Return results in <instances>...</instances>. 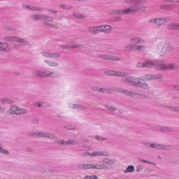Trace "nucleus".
<instances>
[{
    "mask_svg": "<svg viewBox=\"0 0 179 179\" xmlns=\"http://www.w3.org/2000/svg\"><path fill=\"white\" fill-rule=\"evenodd\" d=\"M124 3L134 6L124 10H112L110 15H134L146 10V6H142L146 3V1L143 0H124Z\"/></svg>",
    "mask_w": 179,
    "mask_h": 179,
    "instance_id": "nucleus-1",
    "label": "nucleus"
},
{
    "mask_svg": "<svg viewBox=\"0 0 179 179\" xmlns=\"http://www.w3.org/2000/svg\"><path fill=\"white\" fill-rule=\"evenodd\" d=\"M157 68L160 71H164V69H178L179 66L176 64H164V62L162 61H145L144 62H140L137 64V68Z\"/></svg>",
    "mask_w": 179,
    "mask_h": 179,
    "instance_id": "nucleus-2",
    "label": "nucleus"
},
{
    "mask_svg": "<svg viewBox=\"0 0 179 179\" xmlns=\"http://www.w3.org/2000/svg\"><path fill=\"white\" fill-rule=\"evenodd\" d=\"M122 82L128 83V85H131V86H135L136 87L145 89L146 90H148L149 89V85L142 83V79L139 78H134V77H129L128 76V74H127L126 76H123Z\"/></svg>",
    "mask_w": 179,
    "mask_h": 179,
    "instance_id": "nucleus-3",
    "label": "nucleus"
},
{
    "mask_svg": "<svg viewBox=\"0 0 179 179\" xmlns=\"http://www.w3.org/2000/svg\"><path fill=\"white\" fill-rule=\"evenodd\" d=\"M115 90V92H117V93H123V94H125L126 96H129L130 97H133L134 99H138L139 97H141V94L129 91L122 87H118Z\"/></svg>",
    "mask_w": 179,
    "mask_h": 179,
    "instance_id": "nucleus-4",
    "label": "nucleus"
},
{
    "mask_svg": "<svg viewBox=\"0 0 179 179\" xmlns=\"http://www.w3.org/2000/svg\"><path fill=\"white\" fill-rule=\"evenodd\" d=\"M78 169L80 170H87L89 169H95L96 170H100L101 169H106L103 165L96 164H83L78 166Z\"/></svg>",
    "mask_w": 179,
    "mask_h": 179,
    "instance_id": "nucleus-5",
    "label": "nucleus"
},
{
    "mask_svg": "<svg viewBox=\"0 0 179 179\" xmlns=\"http://www.w3.org/2000/svg\"><path fill=\"white\" fill-rule=\"evenodd\" d=\"M3 41H11L13 43L17 42L19 44H20V45H27L29 44V42L17 36H4Z\"/></svg>",
    "mask_w": 179,
    "mask_h": 179,
    "instance_id": "nucleus-6",
    "label": "nucleus"
},
{
    "mask_svg": "<svg viewBox=\"0 0 179 179\" xmlns=\"http://www.w3.org/2000/svg\"><path fill=\"white\" fill-rule=\"evenodd\" d=\"M146 47L143 45H132L130 43L124 47L125 51H145Z\"/></svg>",
    "mask_w": 179,
    "mask_h": 179,
    "instance_id": "nucleus-7",
    "label": "nucleus"
},
{
    "mask_svg": "<svg viewBox=\"0 0 179 179\" xmlns=\"http://www.w3.org/2000/svg\"><path fill=\"white\" fill-rule=\"evenodd\" d=\"M145 146L148 148H152V149H157V150H170V145H164L162 144H156V143H144Z\"/></svg>",
    "mask_w": 179,
    "mask_h": 179,
    "instance_id": "nucleus-8",
    "label": "nucleus"
},
{
    "mask_svg": "<svg viewBox=\"0 0 179 179\" xmlns=\"http://www.w3.org/2000/svg\"><path fill=\"white\" fill-rule=\"evenodd\" d=\"M36 78H55V73L52 71H36Z\"/></svg>",
    "mask_w": 179,
    "mask_h": 179,
    "instance_id": "nucleus-9",
    "label": "nucleus"
},
{
    "mask_svg": "<svg viewBox=\"0 0 179 179\" xmlns=\"http://www.w3.org/2000/svg\"><path fill=\"white\" fill-rule=\"evenodd\" d=\"M43 21L45 22V26H48L49 27H52V29H58V27L56 24L51 23V22L54 21V18L48 15H43Z\"/></svg>",
    "mask_w": 179,
    "mask_h": 179,
    "instance_id": "nucleus-10",
    "label": "nucleus"
},
{
    "mask_svg": "<svg viewBox=\"0 0 179 179\" xmlns=\"http://www.w3.org/2000/svg\"><path fill=\"white\" fill-rule=\"evenodd\" d=\"M32 136H37L38 138H48L49 139H54L55 136L50 133L44 132H34L31 134Z\"/></svg>",
    "mask_w": 179,
    "mask_h": 179,
    "instance_id": "nucleus-11",
    "label": "nucleus"
},
{
    "mask_svg": "<svg viewBox=\"0 0 179 179\" xmlns=\"http://www.w3.org/2000/svg\"><path fill=\"white\" fill-rule=\"evenodd\" d=\"M98 57L101 58V59H105L106 61H121V59L120 57L110 55L99 54L98 55Z\"/></svg>",
    "mask_w": 179,
    "mask_h": 179,
    "instance_id": "nucleus-12",
    "label": "nucleus"
},
{
    "mask_svg": "<svg viewBox=\"0 0 179 179\" xmlns=\"http://www.w3.org/2000/svg\"><path fill=\"white\" fill-rule=\"evenodd\" d=\"M27 113V110L25 109H20L17 108V106H12L10 108V114L14 115V114H16V115H22V114H26Z\"/></svg>",
    "mask_w": 179,
    "mask_h": 179,
    "instance_id": "nucleus-13",
    "label": "nucleus"
},
{
    "mask_svg": "<svg viewBox=\"0 0 179 179\" xmlns=\"http://www.w3.org/2000/svg\"><path fill=\"white\" fill-rule=\"evenodd\" d=\"M83 156H90V157H96L97 156H106V152L104 151H96L92 152H84L83 153Z\"/></svg>",
    "mask_w": 179,
    "mask_h": 179,
    "instance_id": "nucleus-14",
    "label": "nucleus"
},
{
    "mask_svg": "<svg viewBox=\"0 0 179 179\" xmlns=\"http://www.w3.org/2000/svg\"><path fill=\"white\" fill-rule=\"evenodd\" d=\"M106 73L109 76H120V77L127 76V73L125 72L115 71L113 70L106 71Z\"/></svg>",
    "mask_w": 179,
    "mask_h": 179,
    "instance_id": "nucleus-15",
    "label": "nucleus"
},
{
    "mask_svg": "<svg viewBox=\"0 0 179 179\" xmlns=\"http://www.w3.org/2000/svg\"><path fill=\"white\" fill-rule=\"evenodd\" d=\"M101 31L106 34H108V33L113 31V27L110 25H99V33H101Z\"/></svg>",
    "mask_w": 179,
    "mask_h": 179,
    "instance_id": "nucleus-16",
    "label": "nucleus"
},
{
    "mask_svg": "<svg viewBox=\"0 0 179 179\" xmlns=\"http://www.w3.org/2000/svg\"><path fill=\"white\" fill-rule=\"evenodd\" d=\"M129 43L132 44V45H136V44H143V43H145V40L141 38H132L129 39Z\"/></svg>",
    "mask_w": 179,
    "mask_h": 179,
    "instance_id": "nucleus-17",
    "label": "nucleus"
},
{
    "mask_svg": "<svg viewBox=\"0 0 179 179\" xmlns=\"http://www.w3.org/2000/svg\"><path fill=\"white\" fill-rule=\"evenodd\" d=\"M171 50H173V48H171L170 45L169 44L164 45L160 52V56L164 57V55H166V54L169 52V51H171Z\"/></svg>",
    "mask_w": 179,
    "mask_h": 179,
    "instance_id": "nucleus-18",
    "label": "nucleus"
},
{
    "mask_svg": "<svg viewBox=\"0 0 179 179\" xmlns=\"http://www.w3.org/2000/svg\"><path fill=\"white\" fill-rule=\"evenodd\" d=\"M57 143L59 145H76L78 143V141L75 140H69V141H64V140H59L57 141Z\"/></svg>",
    "mask_w": 179,
    "mask_h": 179,
    "instance_id": "nucleus-19",
    "label": "nucleus"
},
{
    "mask_svg": "<svg viewBox=\"0 0 179 179\" xmlns=\"http://www.w3.org/2000/svg\"><path fill=\"white\" fill-rule=\"evenodd\" d=\"M42 55L47 58H58V57H59V53H52L50 52H43Z\"/></svg>",
    "mask_w": 179,
    "mask_h": 179,
    "instance_id": "nucleus-20",
    "label": "nucleus"
},
{
    "mask_svg": "<svg viewBox=\"0 0 179 179\" xmlns=\"http://www.w3.org/2000/svg\"><path fill=\"white\" fill-rule=\"evenodd\" d=\"M88 31L92 33V34H99V33H100V26L90 27Z\"/></svg>",
    "mask_w": 179,
    "mask_h": 179,
    "instance_id": "nucleus-21",
    "label": "nucleus"
},
{
    "mask_svg": "<svg viewBox=\"0 0 179 179\" xmlns=\"http://www.w3.org/2000/svg\"><path fill=\"white\" fill-rule=\"evenodd\" d=\"M171 19L169 17L165 18H157V24L158 26H162L164 24V23H167V22H170Z\"/></svg>",
    "mask_w": 179,
    "mask_h": 179,
    "instance_id": "nucleus-22",
    "label": "nucleus"
},
{
    "mask_svg": "<svg viewBox=\"0 0 179 179\" xmlns=\"http://www.w3.org/2000/svg\"><path fill=\"white\" fill-rule=\"evenodd\" d=\"M0 51H10V46L6 43L0 42Z\"/></svg>",
    "mask_w": 179,
    "mask_h": 179,
    "instance_id": "nucleus-23",
    "label": "nucleus"
},
{
    "mask_svg": "<svg viewBox=\"0 0 179 179\" xmlns=\"http://www.w3.org/2000/svg\"><path fill=\"white\" fill-rule=\"evenodd\" d=\"M113 161L109 159H105L103 161V165H101L103 166V167H105V169H101V170H106L107 169V168L108 167V166H111V164H113Z\"/></svg>",
    "mask_w": 179,
    "mask_h": 179,
    "instance_id": "nucleus-24",
    "label": "nucleus"
},
{
    "mask_svg": "<svg viewBox=\"0 0 179 179\" xmlns=\"http://www.w3.org/2000/svg\"><path fill=\"white\" fill-rule=\"evenodd\" d=\"M62 48H64L66 50H71L72 48H82V45H80V44H77V45H62Z\"/></svg>",
    "mask_w": 179,
    "mask_h": 179,
    "instance_id": "nucleus-25",
    "label": "nucleus"
},
{
    "mask_svg": "<svg viewBox=\"0 0 179 179\" xmlns=\"http://www.w3.org/2000/svg\"><path fill=\"white\" fill-rule=\"evenodd\" d=\"M43 18H44V15H37V14H33L31 16V19H32L34 21L43 20Z\"/></svg>",
    "mask_w": 179,
    "mask_h": 179,
    "instance_id": "nucleus-26",
    "label": "nucleus"
},
{
    "mask_svg": "<svg viewBox=\"0 0 179 179\" xmlns=\"http://www.w3.org/2000/svg\"><path fill=\"white\" fill-rule=\"evenodd\" d=\"M168 29L169 30H179V24H169Z\"/></svg>",
    "mask_w": 179,
    "mask_h": 179,
    "instance_id": "nucleus-27",
    "label": "nucleus"
},
{
    "mask_svg": "<svg viewBox=\"0 0 179 179\" xmlns=\"http://www.w3.org/2000/svg\"><path fill=\"white\" fill-rule=\"evenodd\" d=\"M73 15L74 16V17H76V19H80V20L86 19L87 17V15L80 14V13H74L73 14Z\"/></svg>",
    "mask_w": 179,
    "mask_h": 179,
    "instance_id": "nucleus-28",
    "label": "nucleus"
},
{
    "mask_svg": "<svg viewBox=\"0 0 179 179\" xmlns=\"http://www.w3.org/2000/svg\"><path fill=\"white\" fill-rule=\"evenodd\" d=\"M27 9H30V10H37L38 12H42L43 9L38 7L27 6Z\"/></svg>",
    "mask_w": 179,
    "mask_h": 179,
    "instance_id": "nucleus-29",
    "label": "nucleus"
},
{
    "mask_svg": "<svg viewBox=\"0 0 179 179\" xmlns=\"http://www.w3.org/2000/svg\"><path fill=\"white\" fill-rule=\"evenodd\" d=\"M45 62L46 64H48V65H49V66H58V62H51V61H48V60H45Z\"/></svg>",
    "mask_w": 179,
    "mask_h": 179,
    "instance_id": "nucleus-30",
    "label": "nucleus"
},
{
    "mask_svg": "<svg viewBox=\"0 0 179 179\" xmlns=\"http://www.w3.org/2000/svg\"><path fill=\"white\" fill-rule=\"evenodd\" d=\"M1 101L3 103V104H13V100L8 99H2Z\"/></svg>",
    "mask_w": 179,
    "mask_h": 179,
    "instance_id": "nucleus-31",
    "label": "nucleus"
},
{
    "mask_svg": "<svg viewBox=\"0 0 179 179\" xmlns=\"http://www.w3.org/2000/svg\"><path fill=\"white\" fill-rule=\"evenodd\" d=\"M134 170L135 167H134V166H129L127 170L124 171V173H134Z\"/></svg>",
    "mask_w": 179,
    "mask_h": 179,
    "instance_id": "nucleus-32",
    "label": "nucleus"
},
{
    "mask_svg": "<svg viewBox=\"0 0 179 179\" xmlns=\"http://www.w3.org/2000/svg\"><path fill=\"white\" fill-rule=\"evenodd\" d=\"M163 78V76L161 74H154L152 75V80H157L159 79H162Z\"/></svg>",
    "mask_w": 179,
    "mask_h": 179,
    "instance_id": "nucleus-33",
    "label": "nucleus"
},
{
    "mask_svg": "<svg viewBox=\"0 0 179 179\" xmlns=\"http://www.w3.org/2000/svg\"><path fill=\"white\" fill-rule=\"evenodd\" d=\"M162 9H167L168 10H170L171 9H174V6L173 4L165 5L162 7Z\"/></svg>",
    "mask_w": 179,
    "mask_h": 179,
    "instance_id": "nucleus-34",
    "label": "nucleus"
},
{
    "mask_svg": "<svg viewBox=\"0 0 179 179\" xmlns=\"http://www.w3.org/2000/svg\"><path fill=\"white\" fill-rule=\"evenodd\" d=\"M59 8H62V9H66L67 10H69V9H72V6H66L64 4H60Z\"/></svg>",
    "mask_w": 179,
    "mask_h": 179,
    "instance_id": "nucleus-35",
    "label": "nucleus"
},
{
    "mask_svg": "<svg viewBox=\"0 0 179 179\" xmlns=\"http://www.w3.org/2000/svg\"><path fill=\"white\" fill-rule=\"evenodd\" d=\"M144 80H153L152 75L148 74L145 76Z\"/></svg>",
    "mask_w": 179,
    "mask_h": 179,
    "instance_id": "nucleus-36",
    "label": "nucleus"
},
{
    "mask_svg": "<svg viewBox=\"0 0 179 179\" xmlns=\"http://www.w3.org/2000/svg\"><path fill=\"white\" fill-rule=\"evenodd\" d=\"M74 108H78L79 110H87V106H82L80 105H76Z\"/></svg>",
    "mask_w": 179,
    "mask_h": 179,
    "instance_id": "nucleus-37",
    "label": "nucleus"
},
{
    "mask_svg": "<svg viewBox=\"0 0 179 179\" xmlns=\"http://www.w3.org/2000/svg\"><path fill=\"white\" fill-rule=\"evenodd\" d=\"M99 92H101V93H110V90L106 88H99Z\"/></svg>",
    "mask_w": 179,
    "mask_h": 179,
    "instance_id": "nucleus-38",
    "label": "nucleus"
},
{
    "mask_svg": "<svg viewBox=\"0 0 179 179\" xmlns=\"http://www.w3.org/2000/svg\"><path fill=\"white\" fill-rule=\"evenodd\" d=\"M149 23H150L151 24H157V18H152V19H150L149 20Z\"/></svg>",
    "mask_w": 179,
    "mask_h": 179,
    "instance_id": "nucleus-39",
    "label": "nucleus"
},
{
    "mask_svg": "<svg viewBox=\"0 0 179 179\" xmlns=\"http://www.w3.org/2000/svg\"><path fill=\"white\" fill-rule=\"evenodd\" d=\"M169 108L170 110H172V111H176V113H179V107L171 106Z\"/></svg>",
    "mask_w": 179,
    "mask_h": 179,
    "instance_id": "nucleus-40",
    "label": "nucleus"
},
{
    "mask_svg": "<svg viewBox=\"0 0 179 179\" xmlns=\"http://www.w3.org/2000/svg\"><path fill=\"white\" fill-rule=\"evenodd\" d=\"M0 153H3V155H9V152L8 150L2 149V148L0 147Z\"/></svg>",
    "mask_w": 179,
    "mask_h": 179,
    "instance_id": "nucleus-41",
    "label": "nucleus"
},
{
    "mask_svg": "<svg viewBox=\"0 0 179 179\" xmlns=\"http://www.w3.org/2000/svg\"><path fill=\"white\" fill-rule=\"evenodd\" d=\"M95 139H97V141H106V138H103V137L100 136H95Z\"/></svg>",
    "mask_w": 179,
    "mask_h": 179,
    "instance_id": "nucleus-42",
    "label": "nucleus"
},
{
    "mask_svg": "<svg viewBox=\"0 0 179 179\" xmlns=\"http://www.w3.org/2000/svg\"><path fill=\"white\" fill-rule=\"evenodd\" d=\"M5 30L7 31H15V28L10 27H6Z\"/></svg>",
    "mask_w": 179,
    "mask_h": 179,
    "instance_id": "nucleus-43",
    "label": "nucleus"
},
{
    "mask_svg": "<svg viewBox=\"0 0 179 179\" xmlns=\"http://www.w3.org/2000/svg\"><path fill=\"white\" fill-rule=\"evenodd\" d=\"M85 179H99L96 176H85Z\"/></svg>",
    "mask_w": 179,
    "mask_h": 179,
    "instance_id": "nucleus-44",
    "label": "nucleus"
},
{
    "mask_svg": "<svg viewBox=\"0 0 179 179\" xmlns=\"http://www.w3.org/2000/svg\"><path fill=\"white\" fill-rule=\"evenodd\" d=\"M107 108L109 110V111H115L116 108L114 106H108Z\"/></svg>",
    "mask_w": 179,
    "mask_h": 179,
    "instance_id": "nucleus-45",
    "label": "nucleus"
},
{
    "mask_svg": "<svg viewBox=\"0 0 179 179\" xmlns=\"http://www.w3.org/2000/svg\"><path fill=\"white\" fill-rule=\"evenodd\" d=\"M173 89L174 90H176V92H179V85H175L173 86Z\"/></svg>",
    "mask_w": 179,
    "mask_h": 179,
    "instance_id": "nucleus-46",
    "label": "nucleus"
},
{
    "mask_svg": "<svg viewBox=\"0 0 179 179\" xmlns=\"http://www.w3.org/2000/svg\"><path fill=\"white\" fill-rule=\"evenodd\" d=\"M99 90H100V88H99V87H92V90H94V92H99Z\"/></svg>",
    "mask_w": 179,
    "mask_h": 179,
    "instance_id": "nucleus-47",
    "label": "nucleus"
},
{
    "mask_svg": "<svg viewBox=\"0 0 179 179\" xmlns=\"http://www.w3.org/2000/svg\"><path fill=\"white\" fill-rule=\"evenodd\" d=\"M140 162H143V163H149L150 164H153V163L149 162L148 161H146L145 159H140Z\"/></svg>",
    "mask_w": 179,
    "mask_h": 179,
    "instance_id": "nucleus-48",
    "label": "nucleus"
},
{
    "mask_svg": "<svg viewBox=\"0 0 179 179\" xmlns=\"http://www.w3.org/2000/svg\"><path fill=\"white\" fill-rule=\"evenodd\" d=\"M13 75H15V76H19V75H20V73L17 71H15L13 72Z\"/></svg>",
    "mask_w": 179,
    "mask_h": 179,
    "instance_id": "nucleus-49",
    "label": "nucleus"
},
{
    "mask_svg": "<svg viewBox=\"0 0 179 179\" xmlns=\"http://www.w3.org/2000/svg\"><path fill=\"white\" fill-rule=\"evenodd\" d=\"M161 131H164V132H166V131H169V128H167V127L162 128Z\"/></svg>",
    "mask_w": 179,
    "mask_h": 179,
    "instance_id": "nucleus-50",
    "label": "nucleus"
},
{
    "mask_svg": "<svg viewBox=\"0 0 179 179\" xmlns=\"http://www.w3.org/2000/svg\"><path fill=\"white\" fill-rule=\"evenodd\" d=\"M141 170H142V166H138L137 167V171H141Z\"/></svg>",
    "mask_w": 179,
    "mask_h": 179,
    "instance_id": "nucleus-51",
    "label": "nucleus"
},
{
    "mask_svg": "<svg viewBox=\"0 0 179 179\" xmlns=\"http://www.w3.org/2000/svg\"><path fill=\"white\" fill-rule=\"evenodd\" d=\"M174 2L179 3V0H172V3H174Z\"/></svg>",
    "mask_w": 179,
    "mask_h": 179,
    "instance_id": "nucleus-52",
    "label": "nucleus"
},
{
    "mask_svg": "<svg viewBox=\"0 0 179 179\" xmlns=\"http://www.w3.org/2000/svg\"><path fill=\"white\" fill-rule=\"evenodd\" d=\"M51 13H57V12L56 10H51Z\"/></svg>",
    "mask_w": 179,
    "mask_h": 179,
    "instance_id": "nucleus-53",
    "label": "nucleus"
},
{
    "mask_svg": "<svg viewBox=\"0 0 179 179\" xmlns=\"http://www.w3.org/2000/svg\"><path fill=\"white\" fill-rule=\"evenodd\" d=\"M14 48H19V45H14Z\"/></svg>",
    "mask_w": 179,
    "mask_h": 179,
    "instance_id": "nucleus-54",
    "label": "nucleus"
},
{
    "mask_svg": "<svg viewBox=\"0 0 179 179\" xmlns=\"http://www.w3.org/2000/svg\"><path fill=\"white\" fill-rule=\"evenodd\" d=\"M27 150L28 152H33V150L31 148H28Z\"/></svg>",
    "mask_w": 179,
    "mask_h": 179,
    "instance_id": "nucleus-55",
    "label": "nucleus"
},
{
    "mask_svg": "<svg viewBox=\"0 0 179 179\" xmlns=\"http://www.w3.org/2000/svg\"><path fill=\"white\" fill-rule=\"evenodd\" d=\"M0 110H1V111H3L5 110V108H3V107H0Z\"/></svg>",
    "mask_w": 179,
    "mask_h": 179,
    "instance_id": "nucleus-56",
    "label": "nucleus"
},
{
    "mask_svg": "<svg viewBox=\"0 0 179 179\" xmlns=\"http://www.w3.org/2000/svg\"><path fill=\"white\" fill-rule=\"evenodd\" d=\"M164 2H169V0H162Z\"/></svg>",
    "mask_w": 179,
    "mask_h": 179,
    "instance_id": "nucleus-57",
    "label": "nucleus"
},
{
    "mask_svg": "<svg viewBox=\"0 0 179 179\" xmlns=\"http://www.w3.org/2000/svg\"><path fill=\"white\" fill-rule=\"evenodd\" d=\"M38 107H41V105L40 103H38Z\"/></svg>",
    "mask_w": 179,
    "mask_h": 179,
    "instance_id": "nucleus-58",
    "label": "nucleus"
},
{
    "mask_svg": "<svg viewBox=\"0 0 179 179\" xmlns=\"http://www.w3.org/2000/svg\"><path fill=\"white\" fill-rule=\"evenodd\" d=\"M168 2H173V0H168Z\"/></svg>",
    "mask_w": 179,
    "mask_h": 179,
    "instance_id": "nucleus-59",
    "label": "nucleus"
},
{
    "mask_svg": "<svg viewBox=\"0 0 179 179\" xmlns=\"http://www.w3.org/2000/svg\"><path fill=\"white\" fill-rule=\"evenodd\" d=\"M34 106H37V103H34Z\"/></svg>",
    "mask_w": 179,
    "mask_h": 179,
    "instance_id": "nucleus-60",
    "label": "nucleus"
},
{
    "mask_svg": "<svg viewBox=\"0 0 179 179\" xmlns=\"http://www.w3.org/2000/svg\"><path fill=\"white\" fill-rule=\"evenodd\" d=\"M77 1H85V0H77Z\"/></svg>",
    "mask_w": 179,
    "mask_h": 179,
    "instance_id": "nucleus-61",
    "label": "nucleus"
},
{
    "mask_svg": "<svg viewBox=\"0 0 179 179\" xmlns=\"http://www.w3.org/2000/svg\"><path fill=\"white\" fill-rule=\"evenodd\" d=\"M178 15H179V12H178Z\"/></svg>",
    "mask_w": 179,
    "mask_h": 179,
    "instance_id": "nucleus-62",
    "label": "nucleus"
}]
</instances>
